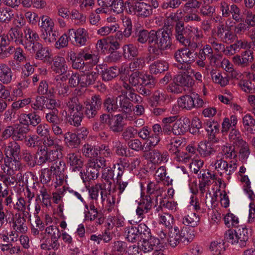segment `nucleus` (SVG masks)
Returning a JSON list of instances; mask_svg holds the SVG:
<instances>
[{
  "mask_svg": "<svg viewBox=\"0 0 255 255\" xmlns=\"http://www.w3.org/2000/svg\"><path fill=\"white\" fill-rule=\"evenodd\" d=\"M195 32V27L190 26H184V23L178 21L175 26L174 35L177 41L185 46L197 44L194 41Z\"/></svg>",
  "mask_w": 255,
  "mask_h": 255,
  "instance_id": "f257e3e1",
  "label": "nucleus"
},
{
  "mask_svg": "<svg viewBox=\"0 0 255 255\" xmlns=\"http://www.w3.org/2000/svg\"><path fill=\"white\" fill-rule=\"evenodd\" d=\"M152 6L144 1L133 3L129 0L126 1V10L130 15L146 18L152 14Z\"/></svg>",
  "mask_w": 255,
  "mask_h": 255,
  "instance_id": "f03ea898",
  "label": "nucleus"
},
{
  "mask_svg": "<svg viewBox=\"0 0 255 255\" xmlns=\"http://www.w3.org/2000/svg\"><path fill=\"white\" fill-rule=\"evenodd\" d=\"M177 102L180 108L187 111L202 108L204 105L203 100L196 93L182 96L178 99Z\"/></svg>",
  "mask_w": 255,
  "mask_h": 255,
  "instance_id": "7ed1b4c3",
  "label": "nucleus"
},
{
  "mask_svg": "<svg viewBox=\"0 0 255 255\" xmlns=\"http://www.w3.org/2000/svg\"><path fill=\"white\" fill-rule=\"evenodd\" d=\"M172 34L168 30L159 29L154 30L152 43H155L165 50L170 49L172 45Z\"/></svg>",
  "mask_w": 255,
  "mask_h": 255,
  "instance_id": "20e7f679",
  "label": "nucleus"
},
{
  "mask_svg": "<svg viewBox=\"0 0 255 255\" xmlns=\"http://www.w3.org/2000/svg\"><path fill=\"white\" fill-rule=\"evenodd\" d=\"M61 153L57 149L45 150L42 147L37 151L35 159H36V165H42L47 163L53 162L58 159Z\"/></svg>",
  "mask_w": 255,
  "mask_h": 255,
  "instance_id": "39448f33",
  "label": "nucleus"
},
{
  "mask_svg": "<svg viewBox=\"0 0 255 255\" xmlns=\"http://www.w3.org/2000/svg\"><path fill=\"white\" fill-rule=\"evenodd\" d=\"M220 9L223 17H231L236 22L242 20L241 9L235 3L230 4L229 1L222 0L220 3Z\"/></svg>",
  "mask_w": 255,
  "mask_h": 255,
  "instance_id": "423d86ee",
  "label": "nucleus"
},
{
  "mask_svg": "<svg viewBox=\"0 0 255 255\" xmlns=\"http://www.w3.org/2000/svg\"><path fill=\"white\" fill-rule=\"evenodd\" d=\"M20 152V145L15 141L9 142L4 148V158L20 167L21 163L19 158Z\"/></svg>",
  "mask_w": 255,
  "mask_h": 255,
  "instance_id": "0eeeda50",
  "label": "nucleus"
},
{
  "mask_svg": "<svg viewBox=\"0 0 255 255\" xmlns=\"http://www.w3.org/2000/svg\"><path fill=\"white\" fill-rule=\"evenodd\" d=\"M198 47L197 44H192L191 45L185 46L177 50L175 53V56H180L179 58L182 60H185V62L190 64L194 63L198 56V53L195 52V50Z\"/></svg>",
  "mask_w": 255,
  "mask_h": 255,
  "instance_id": "6e6552de",
  "label": "nucleus"
},
{
  "mask_svg": "<svg viewBox=\"0 0 255 255\" xmlns=\"http://www.w3.org/2000/svg\"><path fill=\"white\" fill-rule=\"evenodd\" d=\"M24 32V36H23L22 45L29 51L40 43V38L36 31L29 27H26Z\"/></svg>",
  "mask_w": 255,
  "mask_h": 255,
  "instance_id": "1a4fd4ad",
  "label": "nucleus"
},
{
  "mask_svg": "<svg viewBox=\"0 0 255 255\" xmlns=\"http://www.w3.org/2000/svg\"><path fill=\"white\" fill-rule=\"evenodd\" d=\"M67 163L74 172H80L84 166V160L80 154L76 152H69L66 156Z\"/></svg>",
  "mask_w": 255,
  "mask_h": 255,
  "instance_id": "9d476101",
  "label": "nucleus"
},
{
  "mask_svg": "<svg viewBox=\"0 0 255 255\" xmlns=\"http://www.w3.org/2000/svg\"><path fill=\"white\" fill-rule=\"evenodd\" d=\"M68 34L70 40L74 39L75 44L78 46L85 45L89 38L87 30L83 28H79L76 30L74 29H69Z\"/></svg>",
  "mask_w": 255,
  "mask_h": 255,
  "instance_id": "9b49d317",
  "label": "nucleus"
},
{
  "mask_svg": "<svg viewBox=\"0 0 255 255\" xmlns=\"http://www.w3.org/2000/svg\"><path fill=\"white\" fill-rule=\"evenodd\" d=\"M216 35L221 42L230 43L236 39L235 34L224 24H219L217 27Z\"/></svg>",
  "mask_w": 255,
  "mask_h": 255,
  "instance_id": "f8f14e48",
  "label": "nucleus"
},
{
  "mask_svg": "<svg viewBox=\"0 0 255 255\" xmlns=\"http://www.w3.org/2000/svg\"><path fill=\"white\" fill-rule=\"evenodd\" d=\"M42 239L49 238L50 242L53 243L56 247H60L58 239L61 236V234L58 228L56 226L50 225L45 229V232L41 233Z\"/></svg>",
  "mask_w": 255,
  "mask_h": 255,
  "instance_id": "ddd939ff",
  "label": "nucleus"
},
{
  "mask_svg": "<svg viewBox=\"0 0 255 255\" xmlns=\"http://www.w3.org/2000/svg\"><path fill=\"white\" fill-rule=\"evenodd\" d=\"M51 69L54 73L60 75H64L67 71L65 58L60 56H54L51 63Z\"/></svg>",
  "mask_w": 255,
  "mask_h": 255,
  "instance_id": "4468645a",
  "label": "nucleus"
},
{
  "mask_svg": "<svg viewBox=\"0 0 255 255\" xmlns=\"http://www.w3.org/2000/svg\"><path fill=\"white\" fill-rule=\"evenodd\" d=\"M20 123L29 126L36 127L41 123V119L37 112H31L27 114H23L20 117Z\"/></svg>",
  "mask_w": 255,
  "mask_h": 255,
  "instance_id": "2eb2a0df",
  "label": "nucleus"
},
{
  "mask_svg": "<svg viewBox=\"0 0 255 255\" xmlns=\"http://www.w3.org/2000/svg\"><path fill=\"white\" fill-rule=\"evenodd\" d=\"M190 120L187 117L180 118L176 121L173 125V134L175 135H182L188 131Z\"/></svg>",
  "mask_w": 255,
  "mask_h": 255,
  "instance_id": "dca6fc26",
  "label": "nucleus"
},
{
  "mask_svg": "<svg viewBox=\"0 0 255 255\" xmlns=\"http://www.w3.org/2000/svg\"><path fill=\"white\" fill-rule=\"evenodd\" d=\"M53 162L54 163L51 166L53 172V175L55 176L56 181L61 183L64 180L65 177V163L63 161L59 159V158Z\"/></svg>",
  "mask_w": 255,
  "mask_h": 255,
  "instance_id": "f3484780",
  "label": "nucleus"
},
{
  "mask_svg": "<svg viewBox=\"0 0 255 255\" xmlns=\"http://www.w3.org/2000/svg\"><path fill=\"white\" fill-rule=\"evenodd\" d=\"M92 68H87V71L82 72L80 75L81 87H86L94 85L98 77L99 74L94 71H90Z\"/></svg>",
  "mask_w": 255,
  "mask_h": 255,
  "instance_id": "a211bd4d",
  "label": "nucleus"
},
{
  "mask_svg": "<svg viewBox=\"0 0 255 255\" xmlns=\"http://www.w3.org/2000/svg\"><path fill=\"white\" fill-rule=\"evenodd\" d=\"M68 58L72 62V67L74 69L81 70V72L87 71L89 65L88 62H85L79 55V52L76 53L72 51L68 53Z\"/></svg>",
  "mask_w": 255,
  "mask_h": 255,
  "instance_id": "6ab92c4d",
  "label": "nucleus"
},
{
  "mask_svg": "<svg viewBox=\"0 0 255 255\" xmlns=\"http://www.w3.org/2000/svg\"><path fill=\"white\" fill-rule=\"evenodd\" d=\"M29 51L31 53H35V58L36 59L48 61L51 57L48 48L43 47L41 43L36 45Z\"/></svg>",
  "mask_w": 255,
  "mask_h": 255,
  "instance_id": "aec40b11",
  "label": "nucleus"
},
{
  "mask_svg": "<svg viewBox=\"0 0 255 255\" xmlns=\"http://www.w3.org/2000/svg\"><path fill=\"white\" fill-rule=\"evenodd\" d=\"M154 30H151L148 31L145 29H136L135 31L133 37L136 38L137 42L141 44H144L146 42L148 44L152 41Z\"/></svg>",
  "mask_w": 255,
  "mask_h": 255,
  "instance_id": "412c9836",
  "label": "nucleus"
},
{
  "mask_svg": "<svg viewBox=\"0 0 255 255\" xmlns=\"http://www.w3.org/2000/svg\"><path fill=\"white\" fill-rule=\"evenodd\" d=\"M80 176L83 181L86 183L91 180H94L98 177L99 170L93 165L91 164V162L88 161L87 166H86V172H82V169L80 172Z\"/></svg>",
  "mask_w": 255,
  "mask_h": 255,
  "instance_id": "4be33fe9",
  "label": "nucleus"
},
{
  "mask_svg": "<svg viewBox=\"0 0 255 255\" xmlns=\"http://www.w3.org/2000/svg\"><path fill=\"white\" fill-rule=\"evenodd\" d=\"M220 125L217 123L211 122H207L204 129L207 131L208 138L210 141L217 142L219 139L216 137V134L219 132Z\"/></svg>",
  "mask_w": 255,
  "mask_h": 255,
  "instance_id": "5701e85b",
  "label": "nucleus"
},
{
  "mask_svg": "<svg viewBox=\"0 0 255 255\" xmlns=\"http://www.w3.org/2000/svg\"><path fill=\"white\" fill-rule=\"evenodd\" d=\"M7 40L15 42L16 44L22 45L23 34L18 26L11 28L7 34Z\"/></svg>",
  "mask_w": 255,
  "mask_h": 255,
  "instance_id": "b1692460",
  "label": "nucleus"
},
{
  "mask_svg": "<svg viewBox=\"0 0 255 255\" xmlns=\"http://www.w3.org/2000/svg\"><path fill=\"white\" fill-rule=\"evenodd\" d=\"M12 77L11 68L5 64L0 63V82L3 84H9L11 82Z\"/></svg>",
  "mask_w": 255,
  "mask_h": 255,
  "instance_id": "393cba45",
  "label": "nucleus"
},
{
  "mask_svg": "<svg viewBox=\"0 0 255 255\" xmlns=\"http://www.w3.org/2000/svg\"><path fill=\"white\" fill-rule=\"evenodd\" d=\"M123 121L124 117L121 114H118L114 117L112 116L109 125L110 130L114 133L122 132L124 128Z\"/></svg>",
  "mask_w": 255,
  "mask_h": 255,
  "instance_id": "a878e982",
  "label": "nucleus"
},
{
  "mask_svg": "<svg viewBox=\"0 0 255 255\" xmlns=\"http://www.w3.org/2000/svg\"><path fill=\"white\" fill-rule=\"evenodd\" d=\"M141 248L144 253H148L154 250H156L157 247L160 245V242L159 239L151 236L147 238L146 240H142Z\"/></svg>",
  "mask_w": 255,
  "mask_h": 255,
  "instance_id": "bb28decb",
  "label": "nucleus"
},
{
  "mask_svg": "<svg viewBox=\"0 0 255 255\" xmlns=\"http://www.w3.org/2000/svg\"><path fill=\"white\" fill-rule=\"evenodd\" d=\"M168 68V63L166 61L157 60L149 65V71L151 74L157 75L167 71Z\"/></svg>",
  "mask_w": 255,
  "mask_h": 255,
  "instance_id": "cd10ccee",
  "label": "nucleus"
},
{
  "mask_svg": "<svg viewBox=\"0 0 255 255\" xmlns=\"http://www.w3.org/2000/svg\"><path fill=\"white\" fill-rule=\"evenodd\" d=\"M119 108L117 97L107 96L103 100V109L107 113L111 114L117 112Z\"/></svg>",
  "mask_w": 255,
  "mask_h": 255,
  "instance_id": "c85d7f7f",
  "label": "nucleus"
},
{
  "mask_svg": "<svg viewBox=\"0 0 255 255\" xmlns=\"http://www.w3.org/2000/svg\"><path fill=\"white\" fill-rule=\"evenodd\" d=\"M25 214H16L13 220V227L17 232L24 233L27 231V228L25 224Z\"/></svg>",
  "mask_w": 255,
  "mask_h": 255,
  "instance_id": "c756f323",
  "label": "nucleus"
},
{
  "mask_svg": "<svg viewBox=\"0 0 255 255\" xmlns=\"http://www.w3.org/2000/svg\"><path fill=\"white\" fill-rule=\"evenodd\" d=\"M63 137L66 145L69 148H76L80 144V137L75 133L67 132L64 134Z\"/></svg>",
  "mask_w": 255,
  "mask_h": 255,
  "instance_id": "7c9ffc66",
  "label": "nucleus"
},
{
  "mask_svg": "<svg viewBox=\"0 0 255 255\" xmlns=\"http://www.w3.org/2000/svg\"><path fill=\"white\" fill-rule=\"evenodd\" d=\"M126 94V95L117 96L118 102H119L118 111L128 114L131 112L133 105L128 99L127 92Z\"/></svg>",
  "mask_w": 255,
  "mask_h": 255,
  "instance_id": "2f4dec72",
  "label": "nucleus"
},
{
  "mask_svg": "<svg viewBox=\"0 0 255 255\" xmlns=\"http://www.w3.org/2000/svg\"><path fill=\"white\" fill-rule=\"evenodd\" d=\"M79 55L81 56V57L84 61H89V62H88L89 64L88 68H92L93 66L96 65L99 62V58L98 55L88 52L87 48H84L80 51L79 52Z\"/></svg>",
  "mask_w": 255,
  "mask_h": 255,
  "instance_id": "473e14b6",
  "label": "nucleus"
},
{
  "mask_svg": "<svg viewBox=\"0 0 255 255\" xmlns=\"http://www.w3.org/2000/svg\"><path fill=\"white\" fill-rule=\"evenodd\" d=\"M205 125H203L202 122L197 117L193 118L190 121L188 131L192 134L203 135Z\"/></svg>",
  "mask_w": 255,
  "mask_h": 255,
  "instance_id": "72a5a7b5",
  "label": "nucleus"
},
{
  "mask_svg": "<svg viewBox=\"0 0 255 255\" xmlns=\"http://www.w3.org/2000/svg\"><path fill=\"white\" fill-rule=\"evenodd\" d=\"M168 242L172 247L175 248L178 245L181 243L180 230H179L177 226H175L173 228H171L168 233Z\"/></svg>",
  "mask_w": 255,
  "mask_h": 255,
  "instance_id": "f704fd0d",
  "label": "nucleus"
},
{
  "mask_svg": "<svg viewBox=\"0 0 255 255\" xmlns=\"http://www.w3.org/2000/svg\"><path fill=\"white\" fill-rule=\"evenodd\" d=\"M211 142L201 141L199 143L197 150L201 156L207 157L214 154L215 150Z\"/></svg>",
  "mask_w": 255,
  "mask_h": 255,
  "instance_id": "c9c22d12",
  "label": "nucleus"
},
{
  "mask_svg": "<svg viewBox=\"0 0 255 255\" xmlns=\"http://www.w3.org/2000/svg\"><path fill=\"white\" fill-rule=\"evenodd\" d=\"M122 49L124 57L127 60H132L136 57L138 54L137 48L133 44H125L123 46Z\"/></svg>",
  "mask_w": 255,
  "mask_h": 255,
  "instance_id": "e433bc0d",
  "label": "nucleus"
},
{
  "mask_svg": "<svg viewBox=\"0 0 255 255\" xmlns=\"http://www.w3.org/2000/svg\"><path fill=\"white\" fill-rule=\"evenodd\" d=\"M235 231L236 236L240 241V246L241 248L246 247L249 238L248 229L244 226H239Z\"/></svg>",
  "mask_w": 255,
  "mask_h": 255,
  "instance_id": "4c0bfd02",
  "label": "nucleus"
},
{
  "mask_svg": "<svg viewBox=\"0 0 255 255\" xmlns=\"http://www.w3.org/2000/svg\"><path fill=\"white\" fill-rule=\"evenodd\" d=\"M81 152L85 157L93 158L98 156L99 150L95 145L90 143H85L82 147Z\"/></svg>",
  "mask_w": 255,
  "mask_h": 255,
  "instance_id": "58836bf2",
  "label": "nucleus"
},
{
  "mask_svg": "<svg viewBox=\"0 0 255 255\" xmlns=\"http://www.w3.org/2000/svg\"><path fill=\"white\" fill-rule=\"evenodd\" d=\"M29 128L24 124L18 125L14 128L13 139L15 140L23 141L27 136Z\"/></svg>",
  "mask_w": 255,
  "mask_h": 255,
  "instance_id": "ea45409f",
  "label": "nucleus"
},
{
  "mask_svg": "<svg viewBox=\"0 0 255 255\" xmlns=\"http://www.w3.org/2000/svg\"><path fill=\"white\" fill-rule=\"evenodd\" d=\"M174 80L183 88L191 87L194 84V81L192 76L186 73L177 75Z\"/></svg>",
  "mask_w": 255,
  "mask_h": 255,
  "instance_id": "a19ab883",
  "label": "nucleus"
},
{
  "mask_svg": "<svg viewBox=\"0 0 255 255\" xmlns=\"http://www.w3.org/2000/svg\"><path fill=\"white\" fill-rule=\"evenodd\" d=\"M211 75L214 82L218 84L222 87L226 86L229 82V77L224 74V75L219 72H217L214 70L211 71Z\"/></svg>",
  "mask_w": 255,
  "mask_h": 255,
  "instance_id": "79ce46f5",
  "label": "nucleus"
},
{
  "mask_svg": "<svg viewBox=\"0 0 255 255\" xmlns=\"http://www.w3.org/2000/svg\"><path fill=\"white\" fill-rule=\"evenodd\" d=\"M228 138L229 141L233 143L234 146H236L245 141L243 138V134L236 128L231 129L229 131Z\"/></svg>",
  "mask_w": 255,
  "mask_h": 255,
  "instance_id": "37998d69",
  "label": "nucleus"
},
{
  "mask_svg": "<svg viewBox=\"0 0 255 255\" xmlns=\"http://www.w3.org/2000/svg\"><path fill=\"white\" fill-rule=\"evenodd\" d=\"M15 171H9L8 173L0 174V180L2 181L5 187L14 186L16 183V178L14 176Z\"/></svg>",
  "mask_w": 255,
  "mask_h": 255,
  "instance_id": "c03bdc74",
  "label": "nucleus"
},
{
  "mask_svg": "<svg viewBox=\"0 0 255 255\" xmlns=\"http://www.w3.org/2000/svg\"><path fill=\"white\" fill-rule=\"evenodd\" d=\"M243 124L245 130L250 133H255V120L250 114H247L243 118Z\"/></svg>",
  "mask_w": 255,
  "mask_h": 255,
  "instance_id": "a18cd8bd",
  "label": "nucleus"
},
{
  "mask_svg": "<svg viewBox=\"0 0 255 255\" xmlns=\"http://www.w3.org/2000/svg\"><path fill=\"white\" fill-rule=\"evenodd\" d=\"M180 236H181V239H180L181 243L185 245H188L193 240L195 235L193 230L186 227L180 230Z\"/></svg>",
  "mask_w": 255,
  "mask_h": 255,
  "instance_id": "49530a36",
  "label": "nucleus"
},
{
  "mask_svg": "<svg viewBox=\"0 0 255 255\" xmlns=\"http://www.w3.org/2000/svg\"><path fill=\"white\" fill-rule=\"evenodd\" d=\"M66 106L70 114L74 112H81L83 109L82 105L80 103L78 99L75 97L69 99L66 103Z\"/></svg>",
  "mask_w": 255,
  "mask_h": 255,
  "instance_id": "de8ad7c7",
  "label": "nucleus"
},
{
  "mask_svg": "<svg viewBox=\"0 0 255 255\" xmlns=\"http://www.w3.org/2000/svg\"><path fill=\"white\" fill-rule=\"evenodd\" d=\"M200 222V218L195 213H191L190 214L185 216L182 218V223L187 226L195 227L197 226Z\"/></svg>",
  "mask_w": 255,
  "mask_h": 255,
  "instance_id": "09e8293b",
  "label": "nucleus"
},
{
  "mask_svg": "<svg viewBox=\"0 0 255 255\" xmlns=\"http://www.w3.org/2000/svg\"><path fill=\"white\" fill-rule=\"evenodd\" d=\"M128 64V68L130 71H140L145 66V60L143 57H135Z\"/></svg>",
  "mask_w": 255,
  "mask_h": 255,
  "instance_id": "8fccbe9b",
  "label": "nucleus"
},
{
  "mask_svg": "<svg viewBox=\"0 0 255 255\" xmlns=\"http://www.w3.org/2000/svg\"><path fill=\"white\" fill-rule=\"evenodd\" d=\"M118 67H111L108 68H104L102 70V77L103 80L109 81L112 80L118 75Z\"/></svg>",
  "mask_w": 255,
  "mask_h": 255,
  "instance_id": "3c124183",
  "label": "nucleus"
},
{
  "mask_svg": "<svg viewBox=\"0 0 255 255\" xmlns=\"http://www.w3.org/2000/svg\"><path fill=\"white\" fill-rule=\"evenodd\" d=\"M136 227L133 225L127 227L125 230V236L126 240L131 243H135L139 241V236H137V231H135Z\"/></svg>",
  "mask_w": 255,
  "mask_h": 255,
  "instance_id": "603ef678",
  "label": "nucleus"
},
{
  "mask_svg": "<svg viewBox=\"0 0 255 255\" xmlns=\"http://www.w3.org/2000/svg\"><path fill=\"white\" fill-rule=\"evenodd\" d=\"M14 15L13 11L9 8L0 7V22L8 23Z\"/></svg>",
  "mask_w": 255,
  "mask_h": 255,
  "instance_id": "864d4df0",
  "label": "nucleus"
},
{
  "mask_svg": "<svg viewBox=\"0 0 255 255\" xmlns=\"http://www.w3.org/2000/svg\"><path fill=\"white\" fill-rule=\"evenodd\" d=\"M132 72L128 79L129 84L133 87L141 85L144 72L138 70Z\"/></svg>",
  "mask_w": 255,
  "mask_h": 255,
  "instance_id": "5fc2aeb1",
  "label": "nucleus"
},
{
  "mask_svg": "<svg viewBox=\"0 0 255 255\" xmlns=\"http://www.w3.org/2000/svg\"><path fill=\"white\" fill-rule=\"evenodd\" d=\"M210 250L213 255H224V244L222 241L212 242L210 246Z\"/></svg>",
  "mask_w": 255,
  "mask_h": 255,
  "instance_id": "6e6d98bb",
  "label": "nucleus"
},
{
  "mask_svg": "<svg viewBox=\"0 0 255 255\" xmlns=\"http://www.w3.org/2000/svg\"><path fill=\"white\" fill-rule=\"evenodd\" d=\"M41 21V23H39L38 25L45 32L54 28L53 20L47 15H42L39 17V21Z\"/></svg>",
  "mask_w": 255,
  "mask_h": 255,
  "instance_id": "4d7b16f0",
  "label": "nucleus"
},
{
  "mask_svg": "<svg viewBox=\"0 0 255 255\" xmlns=\"http://www.w3.org/2000/svg\"><path fill=\"white\" fill-rule=\"evenodd\" d=\"M236 146L240 148L239 158L240 160L243 162H245L250 154L249 144L245 141Z\"/></svg>",
  "mask_w": 255,
  "mask_h": 255,
  "instance_id": "13d9d810",
  "label": "nucleus"
},
{
  "mask_svg": "<svg viewBox=\"0 0 255 255\" xmlns=\"http://www.w3.org/2000/svg\"><path fill=\"white\" fill-rule=\"evenodd\" d=\"M113 148L115 149V152L118 155L126 157L128 156L127 151H128L129 152V150H128L126 146L123 145V143L119 140L113 141Z\"/></svg>",
  "mask_w": 255,
  "mask_h": 255,
  "instance_id": "bf43d9fd",
  "label": "nucleus"
},
{
  "mask_svg": "<svg viewBox=\"0 0 255 255\" xmlns=\"http://www.w3.org/2000/svg\"><path fill=\"white\" fill-rule=\"evenodd\" d=\"M89 209V211L85 212V220L86 221H93L98 217L99 214H101V211H98L93 202L90 203Z\"/></svg>",
  "mask_w": 255,
  "mask_h": 255,
  "instance_id": "052dcab7",
  "label": "nucleus"
},
{
  "mask_svg": "<svg viewBox=\"0 0 255 255\" xmlns=\"http://www.w3.org/2000/svg\"><path fill=\"white\" fill-rule=\"evenodd\" d=\"M224 220L225 225L228 228L239 227V219L233 213L227 214L224 217Z\"/></svg>",
  "mask_w": 255,
  "mask_h": 255,
  "instance_id": "680f3d73",
  "label": "nucleus"
},
{
  "mask_svg": "<svg viewBox=\"0 0 255 255\" xmlns=\"http://www.w3.org/2000/svg\"><path fill=\"white\" fill-rule=\"evenodd\" d=\"M83 109L84 115L89 120L95 119L98 115L99 111L91 105H89V104L86 101L84 102V107Z\"/></svg>",
  "mask_w": 255,
  "mask_h": 255,
  "instance_id": "e2e57ef3",
  "label": "nucleus"
},
{
  "mask_svg": "<svg viewBox=\"0 0 255 255\" xmlns=\"http://www.w3.org/2000/svg\"><path fill=\"white\" fill-rule=\"evenodd\" d=\"M83 113L82 112H74L70 114L67 121L70 125L78 127L81 125Z\"/></svg>",
  "mask_w": 255,
  "mask_h": 255,
  "instance_id": "0e129e2a",
  "label": "nucleus"
},
{
  "mask_svg": "<svg viewBox=\"0 0 255 255\" xmlns=\"http://www.w3.org/2000/svg\"><path fill=\"white\" fill-rule=\"evenodd\" d=\"M86 102L93 107L96 108L98 111L100 110L102 105H103V99L102 96L99 94H94L91 96L90 99H87Z\"/></svg>",
  "mask_w": 255,
  "mask_h": 255,
  "instance_id": "69168bd1",
  "label": "nucleus"
},
{
  "mask_svg": "<svg viewBox=\"0 0 255 255\" xmlns=\"http://www.w3.org/2000/svg\"><path fill=\"white\" fill-rule=\"evenodd\" d=\"M241 181L245 183L244 190L248 194L250 200H255V194L253 190L251 189V182L247 175L242 176Z\"/></svg>",
  "mask_w": 255,
  "mask_h": 255,
  "instance_id": "338daca9",
  "label": "nucleus"
},
{
  "mask_svg": "<svg viewBox=\"0 0 255 255\" xmlns=\"http://www.w3.org/2000/svg\"><path fill=\"white\" fill-rule=\"evenodd\" d=\"M45 119L47 122L51 124H60L61 120L58 116V111L57 109L51 111L45 114Z\"/></svg>",
  "mask_w": 255,
  "mask_h": 255,
  "instance_id": "774afa93",
  "label": "nucleus"
}]
</instances>
